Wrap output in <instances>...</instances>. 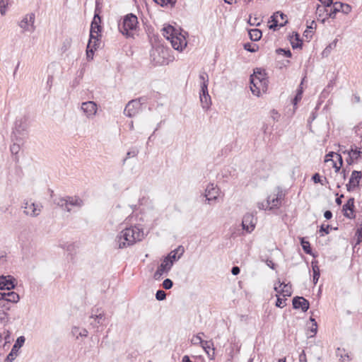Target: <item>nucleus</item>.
<instances>
[{
    "instance_id": "obj_1",
    "label": "nucleus",
    "mask_w": 362,
    "mask_h": 362,
    "mask_svg": "<svg viewBox=\"0 0 362 362\" xmlns=\"http://www.w3.org/2000/svg\"><path fill=\"white\" fill-rule=\"evenodd\" d=\"M144 235L143 229L136 226L126 227L117 235L115 239L116 246L119 249L132 246L136 242L141 241Z\"/></svg>"
},
{
    "instance_id": "obj_2",
    "label": "nucleus",
    "mask_w": 362,
    "mask_h": 362,
    "mask_svg": "<svg viewBox=\"0 0 362 362\" xmlns=\"http://www.w3.org/2000/svg\"><path fill=\"white\" fill-rule=\"evenodd\" d=\"M268 80L265 71L257 68L250 76V90L254 95L259 97L267 90Z\"/></svg>"
},
{
    "instance_id": "obj_3",
    "label": "nucleus",
    "mask_w": 362,
    "mask_h": 362,
    "mask_svg": "<svg viewBox=\"0 0 362 362\" xmlns=\"http://www.w3.org/2000/svg\"><path fill=\"white\" fill-rule=\"evenodd\" d=\"M163 35L170 41L172 47L176 50H182L187 45L185 36L173 26L168 25L162 29Z\"/></svg>"
},
{
    "instance_id": "obj_4",
    "label": "nucleus",
    "mask_w": 362,
    "mask_h": 362,
    "mask_svg": "<svg viewBox=\"0 0 362 362\" xmlns=\"http://www.w3.org/2000/svg\"><path fill=\"white\" fill-rule=\"evenodd\" d=\"M138 18L133 13L124 16L122 21L119 23L118 28L121 33L127 37H133L134 32L138 28Z\"/></svg>"
},
{
    "instance_id": "obj_5",
    "label": "nucleus",
    "mask_w": 362,
    "mask_h": 362,
    "mask_svg": "<svg viewBox=\"0 0 362 362\" xmlns=\"http://www.w3.org/2000/svg\"><path fill=\"white\" fill-rule=\"evenodd\" d=\"M28 127V123L25 115H20L16 117L13 128V134L16 141L23 140L27 134Z\"/></svg>"
},
{
    "instance_id": "obj_6",
    "label": "nucleus",
    "mask_w": 362,
    "mask_h": 362,
    "mask_svg": "<svg viewBox=\"0 0 362 362\" xmlns=\"http://www.w3.org/2000/svg\"><path fill=\"white\" fill-rule=\"evenodd\" d=\"M284 193L280 187H277L273 194L268 196L267 199V206H269V209L279 208L281 205L282 200L284 198Z\"/></svg>"
},
{
    "instance_id": "obj_7",
    "label": "nucleus",
    "mask_w": 362,
    "mask_h": 362,
    "mask_svg": "<svg viewBox=\"0 0 362 362\" xmlns=\"http://www.w3.org/2000/svg\"><path fill=\"white\" fill-rule=\"evenodd\" d=\"M23 213L30 217H37L42 211V205L40 203H34L26 200L23 203Z\"/></svg>"
},
{
    "instance_id": "obj_8",
    "label": "nucleus",
    "mask_w": 362,
    "mask_h": 362,
    "mask_svg": "<svg viewBox=\"0 0 362 362\" xmlns=\"http://www.w3.org/2000/svg\"><path fill=\"white\" fill-rule=\"evenodd\" d=\"M146 105L141 102V99H134L129 101L125 107L124 111L127 113H139L146 110Z\"/></svg>"
},
{
    "instance_id": "obj_9",
    "label": "nucleus",
    "mask_w": 362,
    "mask_h": 362,
    "mask_svg": "<svg viewBox=\"0 0 362 362\" xmlns=\"http://www.w3.org/2000/svg\"><path fill=\"white\" fill-rule=\"evenodd\" d=\"M35 14L33 13L26 14L23 18L19 22L18 25L24 32H33L35 29L34 25Z\"/></svg>"
},
{
    "instance_id": "obj_10",
    "label": "nucleus",
    "mask_w": 362,
    "mask_h": 362,
    "mask_svg": "<svg viewBox=\"0 0 362 362\" xmlns=\"http://www.w3.org/2000/svg\"><path fill=\"white\" fill-rule=\"evenodd\" d=\"M173 267L171 262L163 259L160 264L158 267L157 270L153 274L156 280L160 279L163 275H167Z\"/></svg>"
},
{
    "instance_id": "obj_11",
    "label": "nucleus",
    "mask_w": 362,
    "mask_h": 362,
    "mask_svg": "<svg viewBox=\"0 0 362 362\" xmlns=\"http://www.w3.org/2000/svg\"><path fill=\"white\" fill-rule=\"evenodd\" d=\"M351 11V6L347 4L341 2H335L333 4L332 8L330 9L329 16L332 18H335L336 13L341 12L344 14H348Z\"/></svg>"
},
{
    "instance_id": "obj_12",
    "label": "nucleus",
    "mask_w": 362,
    "mask_h": 362,
    "mask_svg": "<svg viewBox=\"0 0 362 362\" xmlns=\"http://www.w3.org/2000/svg\"><path fill=\"white\" fill-rule=\"evenodd\" d=\"M101 18L99 16V13H97V9L95 10V13L91 23L90 30V39L89 40H95V37H98L99 33L101 31L100 27Z\"/></svg>"
},
{
    "instance_id": "obj_13",
    "label": "nucleus",
    "mask_w": 362,
    "mask_h": 362,
    "mask_svg": "<svg viewBox=\"0 0 362 362\" xmlns=\"http://www.w3.org/2000/svg\"><path fill=\"white\" fill-rule=\"evenodd\" d=\"M220 189L219 188L213 183L209 184L205 189L204 196L208 202V204H211V202L216 201L219 196Z\"/></svg>"
},
{
    "instance_id": "obj_14",
    "label": "nucleus",
    "mask_w": 362,
    "mask_h": 362,
    "mask_svg": "<svg viewBox=\"0 0 362 362\" xmlns=\"http://www.w3.org/2000/svg\"><path fill=\"white\" fill-rule=\"evenodd\" d=\"M256 223L257 219L253 214H246L243 218L242 227L247 233H251L254 230Z\"/></svg>"
},
{
    "instance_id": "obj_15",
    "label": "nucleus",
    "mask_w": 362,
    "mask_h": 362,
    "mask_svg": "<svg viewBox=\"0 0 362 362\" xmlns=\"http://www.w3.org/2000/svg\"><path fill=\"white\" fill-rule=\"evenodd\" d=\"M25 337L23 336H21L18 337L16 343L13 346V348L5 359V362H13L14 359L18 356V352L19 349L25 343Z\"/></svg>"
},
{
    "instance_id": "obj_16",
    "label": "nucleus",
    "mask_w": 362,
    "mask_h": 362,
    "mask_svg": "<svg viewBox=\"0 0 362 362\" xmlns=\"http://www.w3.org/2000/svg\"><path fill=\"white\" fill-rule=\"evenodd\" d=\"M272 18L273 23L269 25L270 29L275 30L277 26L283 27L287 23L286 15L280 11L274 13Z\"/></svg>"
},
{
    "instance_id": "obj_17",
    "label": "nucleus",
    "mask_w": 362,
    "mask_h": 362,
    "mask_svg": "<svg viewBox=\"0 0 362 362\" xmlns=\"http://www.w3.org/2000/svg\"><path fill=\"white\" fill-rule=\"evenodd\" d=\"M361 177L362 174L361 171L354 170L349 179V184L346 185L347 190L350 192L357 187L359 185Z\"/></svg>"
},
{
    "instance_id": "obj_18",
    "label": "nucleus",
    "mask_w": 362,
    "mask_h": 362,
    "mask_svg": "<svg viewBox=\"0 0 362 362\" xmlns=\"http://www.w3.org/2000/svg\"><path fill=\"white\" fill-rule=\"evenodd\" d=\"M343 153H347L349 157L346 158V162L349 165H351L355 163L361 155V151L358 149L356 147L355 148L351 146V149L349 151L344 150L342 151L340 149Z\"/></svg>"
},
{
    "instance_id": "obj_19",
    "label": "nucleus",
    "mask_w": 362,
    "mask_h": 362,
    "mask_svg": "<svg viewBox=\"0 0 362 362\" xmlns=\"http://www.w3.org/2000/svg\"><path fill=\"white\" fill-rule=\"evenodd\" d=\"M16 279L11 276H0V290H11L15 288Z\"/></svg>"
},
{
    "instance_id": "obj_20",
    "label": "nucleus",
    "mask_w": 362,
    "mask_h": 362,
    "mask_svg": "<svg viewBox=\"0 0 362 362\" xmlns=\"http://www.w3.org/2000/svg\"><path fill=\"white\" fill-rule=\"evenodd\" d=\"M309 302L303 297L296 296L293 299V306L295 309L300 308L303 312H305L309 308Z\"/></svg>"
},
{
    "instance_id": "obj_21",
    "label": "nucleus",
    "mask_w": 362,
    "mask_h": 362,
    "mask_svg": "<svg viewBox=\"0 0 362 362\" xmlns=\"http://www.w3.org/2000/svg\"><path fill=\"white\" fill-rule=\"evenodd\" d=\"M354 199L349 198L347 202L343 206L344 215L346 218H354Z\"/></svg>"
},
{
    "instance_id": "obj_22",
    "label": "nucleus",
    "mask_w": 362,
    "mask_h": 362,
    "mask_svg": "<svg viewBox=\"0 0 362 362\" xmlns=\"http://www.w3.org/2000/svg\"><path fill=\"white\" fill-rule=\"evenodd\" d=\"M183 252L184 248L182 246H180L177 249L171 251L165 257H164V259L170 261L172 266H173L174 262L181 257Z\"/></svg>"
},
{
    "instance_id": "obj_23",
    "label": "nucleus",
    "mask_w": 362,
    "mask_h": 362,
    "mask_svg": "<svg viewBox=\"0 0 362 362\" xmlns=\"http://www.w3.org/2000/svg\"><path fill=\"white\" fill-rule=\"evenodd\" d=\"M278 284H279V287L283 286L282 288L279 291L278 287L276 286H274V290L279 293L280 294L283 295L284 297L286 296H291L292 294V287L290 284H285L281 283L280 281H279Z\"/></svg>"
},
{
    "instance_id": "obj_24",
    "label": "nucleus",
    "mask_w": 362,
    "mask_h": 362,
    "mask_svg": "<svg viewBox=\"0 0 362 362\" xmlns=\"http://www.w3.org/2000/svg\"><path fill=\"white\" fill-rule=\"evenodd\" d=\"M81 110L84 113H96L97 105L93 101H88L81 104Z\"/></svg>"
},
{
    "instance_id": "obj_25",
    "label": "nucleus",
    "mask_w": 362,
    "mask_h": 362,
    "mask_svg": "<svg viewBox=\"0 0 362 362\" xmlns=\"http://www.w3.org/2000/svg\"><path fill=\"white\" fill-rule=\"evenodd\" d=\"M200 101L204 110H207L211 105V98L209 95L208 89L206 91L201 90Z\"/></svg>"
},
{
    "instance_id": "obj_26",
    "label": "nucleus",
    "mask_w": 362,
    "mask_h": 362,
    "mask_svg": "<svg viewBox=\"0 0 362 362\" xmlns=\"http://www.w3.org/2000/svg\"><path fill=\"white\" fill-rule=\"evenodd\" d=\"M83 202L78 197H67V206H76L80 208Z\"/></svg>"
},
{
    "instance_id": "obj_27",
    "label": "nucleus",
    "mask_w": 362,
    "mask_h": 362,
    "mask_svg": "<svg viewBox=\"0 0 362 362\" xmlns=\"http://www.w3.org/2000/svg\"><path fill=\"white\" fill-rule=\"evenodd\" d=\"M6 301H8V303H16L19 301L20 297L19 295L14 291H8L5 292V298Z\"/></svg>"
},
{
    "instance_id": "obj_28",
    "label": "nucleus",
    "mask_w": 362,
    "mask_h": 362,
    "mask_svg": "<svg viewBox=\"0 0 362 362\" xmlns=\"http://www.w3.org/2000/svg\"><path fill=\"white\" fill-rule=\"evenodd\" d=\"M199 80L201 81V90H204V91L208 89L209 84V76L207 73L205 71H202L199 74Z\"/></svg>"
},
{
    "instance_id": "obj_29",
    "label": "nucleus",
    "mask_w": 362,
    "mask_h": 362,
    "mask_svg": "<svg viewBox=\"0 0 362 362\" xmlns=\"http://www.w3.org/2000/svg\"><path fill=\"white\" fill-rule=\"evenodd\" d=\"M54 203L59 206L60 207L64 208L67 211H71V207L67 206V197L65 198L59 197L54 199Z\"/></svg>"
},
{
    "instance_id": "obj_30",
    "label": "nucleus",
    "mask_w": 362,
    "mask_h": 362,
    "mask_svg": "<svg viewBox=\"0 0 362 362\" xmlns=\"http://www.w3.org/2000/svg\"><path fill=\"white\" fill-rule=\"evenodd\" d=\"M250 38L252 41H258L262 37V32L260 30L254 28L249 31Z\"/></svg>"
},
{
    "instance_id": "obj_31",
    "label": "nucleus",
    "mask_w": 362,
    "mask_h": 362,
    "mask_svg": "<svg viewBox=\"0 0 362 362\" xmlns=\"http://www.w3.org/2000/svg\"><path fill=\"white\" fill-rule=\"evenodd\" d=\"M90 318L94 319L95 324L94 326H97L98 325H103V322L105 320L104 313H100L98 314L93 315L92 314Z\"/></svg>"
},
{
    "instance_id": "obj_32",
    "label": "nucleus",
    "mask_w": 362,
    "mask_h": 362,
    "mask_svg": "<svg viewBox=\"0 0 362 362\" xmlns=\"http://www.w3.org/2000/svg\"><path fill=\"white\" fill-rule=\"evenodd\" d=\"M10 334L7 332H4L2 334H0V345H2L4 347L6 344V343L10 342Z\"/></svg>"
},
{
    "instance_id": "obj_33",
    "label": "nucleus",
    "mask_w": 362,
    "mask_h": 362,
    "mask_svg": "<svg viewBox=\"0 0 362 362\" xmlns=\"http://www.w3.org/2000/svg\"><path fill=\"white\" fill-rule=\"evenodd\" d=\"M10 4V0H0V13L2 16L6 14L7 8Z\"/></svg>"
},
{
    "instance_id": "obj_34",
    "label": "nucleus",
    "mask_w": 362,
    "mask_h": 362,
    "mask_svg": "<svg viewBox=\"0 0 362 362\" xmlns=\"http://www.w3.org/2000/svg\"><path fill=\"white\" fill-rule=\"evenodd\" d=\"M201 346L208 354H209V350L211 349L213 351V354L214 353V348L213 347L214 344L211 341H204Z\"/></svg>"
},
{
    "instance_id": "obj_35",
    "label": "nucleus",
    "mask_w": 362,
    "mask_h": 362,
    "mask_svg": "<svg viewBox=\"0 0 362 362\" xmlns=\"http://www.w3.org/2000/svg\"><path fill=\"white\" fill-rule=\"evenodd\" d=\"M91 43H93L92 40H89L88 45H87V49H86V57L88 60H91L93 59L94 52L93 50V48H90Z\"/></svg>"
},
{
    "instance_id": "obj_36",
    "label": "nucleus",
    "mask_w": 362,
    "mask_h": 362,
    "mask_svg": "<svg viewBox=\"0 0 362 362\" xmlns=\"http://www.w3.org/2000/svg\"><path fill=\"white\" fill-rule=\"evenodd\" d=\"M300 244L302 245V247L304 250V252L307 254H311V249H310V245L308 241L305 240L304 238L301 239Z\"/></svg>"
},
{
    "instance_id": "obj_37",
    "label": "nucleus",
    "mask_w": 362,
    "mask_h": 362,
    "mask_svg": "<svg viewBox=\"0 0 362 362\" xmlns=\"http://www.w3.org/2000/svg\"><path fill=\"white\" fill-rule=\"evenodd\" d=\"M22 140H21L20 141H17L18 143H13L11 146L10 150H11V152L12 154L17 155L18 153V152L21 150V144H20V142Z\"/></svg>"
},
{
    "instance_id": "obj_38",
    "label": "nucleus",
    "mask_w": 362,
    "mask_h": 362,
    "mask_svg": "<svg viewBox=\"0 0 362 362\" xmlns=\"http://www.w3.org/2000/svg\"><path fill=\"white\" fill-rule=\"evenodd\" d=\"M313 271V281L314 284H317L319 277H320V269L316 264L312 265Z\"/></svg>"
},
{
    "instance_id": "obj_39",
    "label": "nucleus",
    "mask_w": 362,
    "mask_h": 362,
    "mask_svg": "<svg viewBox=\"0 0 362 362\" xmlns=\"http://www.w3.org/2000/svg\"><path fill=\"white\" fill-rule=\"evenodd\" d=\"M302 95H303V88H302V87H300L297 91V93H296L295 98L293 100V104L294 106L296 105L297 103L302 99Z\"/></svg>"
},
{
    "instance_id": "obj_40",
    "label": "nucleus",
    "mask_w": 362,
    "mask_h": 362,
    "mask_svg": "<svg viewBox=\"0 0 362 362\" xmlns=\"http://www.w3.org/2000/svg\"><path fill=\"white\" fill-rule=\"evenodd\" d=\"M244 48L248 52H255L258 49V46L257 45H252L250 43H245L244 45Z\"/></svg>"
},
{
    "instance_id": "obj_41",
    "label": "nucleus",
    "mask_w": 362,
    "mask_h": 362,
    "mask_svg": "<svg viewBox=\"0 0 362 362\" xmlns=\"http://www.w3.org/2000/svg\"><path fill=\"white\" fill-rule=\"evenodd\" d=\"M8 313L0 308V321L3 323H6L8 321Z\"/></svg>"
},
{
    "instance_id": "obj_42",
    "label": "nucleus",
    "mask_w": 362,
    "mask_h": 362,
    "mask_svg": "<svg viewBox=\"0 0 362 362\" xmlns=\"http://www.w3.org/2000/svg\"><path fill=\"white\" fill-rule=\"evenodd\" d=\"M0 308L2 309L4 311L8 313V311L11 308V303H8V301H6L5 300L0 301Z\"/></svg>"
},
{
    "instance_id": "obj_43",
    "label": "nucleus",
    "mask_w": 362,
    "mask_h": 362,
    "mask_svg": "<svg viewBox=\"0 0 362 362\" xmlns=\"http://www.w3.org/2000/svg\"><path fill=\"white\" fill-rule=\"evenodd\" d=\"M356 244H360L362 242V226H361L356 232Z\"/></svg>"
},
{
    "instance_id": "obj_44",
    "label": "nucleus",
    "mask_w": 362,
    "mask_h": 362,
    "mask_svg": "<svg viewBox=\"0 0 362 362\" xmlns=\"http://www.w3.org/2000/svg\"><path fill=\"white\" fill-rule=\"evenodd\" d=\"M337 157L339 159V165L338 166L337 165V163H335L334 161L332 163H333V167L335 168V171L338 172L340 170L341 167L342 166L343 160H342L341 156L340 154H337Z\"/></svg>"
},
{
    "instance_id": "obj_45",
    "label": "nucleus",
    "mask_w": 362,
    "mask_h": 362,
    "mask_svg": "<svg viewBox=\"0 0 362 362\" xmlns=\"http://www.w3.org/2000/svg\"><path fill=\"white\" fill-rule=\"evenodd\" d=\"M166 293L162 290H158L156 293V298L158 300H163L165 298Z\"/></svg>"
},
{
    "instance_id": "obj_46",
    "label": "nucleus",
    "mask_w": 362,
    "mask_h": 362,
    "mask_svg": "<svg viewBox=\"0 0 362 362\" xmlns=\"http://www.w3.org/2000/svg\"><path fill=\"white\" fill-rule=\"evenodd\" d=\"M173 283L170 279H166L163 282V286L165 289H170L173 287Z\"/></svg>"
},
{
    "instance_id": "obj_47",
    "label": "nucleus",
    "mask_w": 362,
    "mask_h": 362,
    "mask_svg": "<svg viewBox=\"0 0 362 362\" xmlns=\"http://www.w3.org/2000/svg\"><path fill=\"white\" fill-rule=\"evenodd\" d=\"M296 42L291 41L292 47H293V49H295V48H298V47H301V45H302V42H301V41L299 40V37H298V34H296Z\"/></svg>"
},
{
    "instance_id": "obj_48",
    "label": "nucleus",
    "mask_w": 362,
    "mask_h": 362,
    "mask_svg": "<svg viewBox=\"0 0 362 362\" xmlns=\"http://www.w3.org/2000/svg\"><path fill=\"white\" fill-rule=\"evenodd\" d=\"M316 27V23L314 21L311 22L310 25H308L307 27V30L305 31V36L307 37L309 33H313V29H315Z\"/></svg>"
},
{
    "instance_id": "obj_49",
    "label": "nucleus",
    "mask_w": 362,
    "mask_h": 362,
    "mask_svg": "<svg viewBox=\"0 0 362 362\" xmlns=\"http://www.w3.org/2000/svg\"><path fill=\"white\" fill-rule=\"evenodd\" d=\"M276 52L278 54H282L284 56H286V57H291V51L289 49L285 50L284 49L279 48V49H276Z\"/></svg>"
},
{
    "instance_id": "obj_50",
    "label": "nucleus",
    "mask_w": 362,
    "mask_h": 362,
    "mask_svg": "<svg viewBox=\"0 0 362 362\" xmlns=\"http://www.w3.org/2000/svg\"><path fill=\"white\" fill-rule=\"evenodd\" d=\"M200 334H204L203 333H199L198 335H197V336H195L194 337L192 338V342L194 344H200L201 345L202 344V342L204 340L202 339L201 337L199 336Z\"/></svg>"
},
{
    "instance_id": "obj_51",
    "label": "nucleus",
    "mask_w": 362,
    "mask_h": 362,
    "mask_svg": "<svg viewBox=\"0 0 362 362\" xmlns=\"http://www.w3.org/2000/svg\"><path fill=\"white\" fill-rule=\"evenodd\" d=\"M138 153L139 151L137 149H134L128 151L127 153V158L124 159V160H126L127 158L136 157L138 155Z\"/></svg>"
},
{
    "instance_id": "obj_52",
    "label": "nucleus",
    "mask_w": 362,
    "mask_h": 362,
    "mask_svg": "<svg viewBox=\"0 0 362 362\" xmlns=\"http://www.w3.org/2000/svg\"><path fill=\"white\" fill-rule=\"evenodd\" d=\"M276 305L279 308H284L286 305V299L277 298Z\"/></svg>"
},
{
    "instance_id": "obj_53",
    "label": "nucleus",
    "mask_w": 362,
    "mask_h": 362,
    "mask_svg": "<svg viewBox=\"0 0 362 362\" xmlns=\"http://www.w3.org/2000/svg\"><path fill=\"white\" fill-rule=\"evenodd\" d=\"M313 180L315 183H321V185H324L325 183H322V180H321L320 176L318 173H315L313 176Z\"/></svg>"
},
{
    "instance_id": "obj_54",
    "label": "nucleus",
    "mask_w": 362,
    "mask_h": 362,
    "mask_svg": "<svg viewBox=\"0 0 362 362\" xmlns=\"http://www.w3.org/2000/svg\"><path fill=\"white\" fill-rule=\"evenodd\" d=\"M337 153H334V152H329L328 154L326 155L325 156V163H327L329 161H332L333 162V160H332V157L334 156V155H336L337 156Z\"/></svg>"
},
{
    "instance_id": "obj_55",
    "label": "nucleus",
    "mask_w": 362,
    "mask_h": 362,
    "mask_svg": "<svg viewBox=\"0 0 362 362\" xmlns=\"http://www.w3.org/2000/svg\"><path fill=\"white\" fill-rule=\"evenodd\" d=\"M329 225L322 224L320 227V232H324L325 234H328L329 233Z\"/></svg>"
},
{
    "instance_id": "obj_56",
    "label": "nucleus",
    "mask_w": 362,
    "mask_h": 362,
    "mask_svg": "<svg viewBox=\"0 0 362 362\" xmlns=\"http://www.w3.org/2000/svg\"><path fill=\"white\" fill-rule=\"evenodd\" d=\"M257 207L260 210H266L268 209H269V206H267V202H258Z\"/></svg>"
},
{
    "instance_id": "obj_57",
    "label": "nucleus",
    "mask_w": 362,
    "mask_h": 362,
    "mask_svg": "<svg viewBox=\"0 0 362 362\" xmlns=\"http://www.w3.org/2000/svg\"><path fill=\"white\" fill-rule=\"evenodd\" d=\"M350 361H351V358L346 354H344V356H342V355L341 356V358H340L339 362H350Z\"/></svg>"
},
{
    "instance_id": "obj_58",
    "label": "nucleus",
    "mask_w": 362,
    "mask_h": 362,
    "mask_svg": "<svg viewBox=\"0 0 362 362\" xmlns=\"http://www.w3.org/2000/svg\"><path fill=\"white\" fill-rule=\"evenodd\" d=\"M299 362H307L306 355L304 351L299 355Z\"/></svg>"
},
{
    "instance_id": "obj_59",
    "label": "nucleus",
    "mask_w": 362,
    "mask_h": 362,
    "mask_svg": "<svg viewBox=\"0 0 362 362\" xmlns=\"http://www.w3.org/2000/svg\"><path fill=\"white\" fill-rule=\"evenodd\" d=\"M80 331L81 330H80L79 327H74L72 328L71 333L74 336H76V338H78V337H79L78 332Z\"/></svg>"
},
{
    "instance_id": "obj_60",
    "label": "nucleus",
    "mask_w": 362,
    "mask_h": 362,
    "mask_svg": "<svg viewBox=\"0 0 362 362\" xmlns=\"http://www.w3.org/2000/svg\"><path fill=\"white\" fill-rule=\"evenodd\" d=\"M351 102L353 103H358L360 102V96L356 93L354 94L351 98Z\"/></svg>"
},
{
    "instance_id": "obj_61",
    "label": "nucleus",
    "mask_w": 362,
    "mask_h": 362,
    "mask_svg": "<svg viewBox=\"0 0 362 362\" xmlns=\"http://www.w3.org/2000/svg\"><path fill=\"white\" fill-rule=\"evenodd\" d=\"M313 327L310 329V332L313 333V334L310 337H313L314 335H315L317 329L316 322H315V324H313Z\"/></svg>"
},
{
    "instance_id": "obj_62",
    "label": "nucleus",
    "mask_w": 362,
    "mask_h": 362,
    "mask_svg": "<svg viewBox=\"0 0 362 362\" xmlns=\"http://www.w3.org/2000/svg\"><path fill=\"white\" fill-rule=\"evenodd\" d=\"M240 268L238 267H233L231 269V273L233 275H238L240 273Z\"/></svg>"
},
{
    "instance_id": "obj_63",
    "label": "nucleus",
    "mask_w": 362,
    "mask_h": 362,
    "mask_svg": "<svg viewBox=\"0 0 362 362\" xmlns=\"http://www.w3.org/2000/svg\"><path fill=\"white\" fill-rule=\"evenodd\" d=\"M266 263L267 265L272 268V269H275L276 264L272 260L267 259Z\"/></svg>"
},
{
    "instance_id": "obj_64",
    "label": "nucleus",
    "mask_w": 362,
    "mask_h": 362,
    "mask_svg": "<svg viewBox=\"0 0 362 362\" xmlns=\"http://www.w3.org/2000/svg\"><path fill=\"white\" fill-rule=\"evenodd\" d=\"M324 216L326 219H330L332 217V213L330 211H326L324 214Z\"/></svg>"
}]
</instances>
